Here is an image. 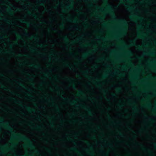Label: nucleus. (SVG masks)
Segmentation results:
<instances>
[{
    "instance_id": "obj_1",
    "label": "nucleus",
    "mask_w": 156,
    "mask_h": 156,
    "mask_svg": "<svg viewBox=\"0 0 156 156\" xmlns=\"http://www.w3.org/2000/svg\"><path fill=\"white\" fill-rule=\"evenodd\" d=\"M27 146L32 148H34L35 147L34 144L30 141H29Z\"/></svg>"
},
{
    "instance_id": "obj_2",
    "label": "nucleus",
    "mask_w": 156,
    "mask_h": 156,
    "mask_svg": "<svg viewBox=\"0 0 156 156\" xmlns=\"http://www.w3.org/2000/svg\"><path fill=\"white\" fill-rule=\"evenodd\" d=\"M10 126L12 128H14V125L13 124H10Z\"/></svg>"
},
{
    "instance_id": "obj_3",
    "label": "nucleus",
    "mask_w": 156,
    "mask_h": 156,
    "mask_svg": "<svg viewBox=\"0 0 156 156\" xmlns=\"http://www.w3.org/2000/svg\"><path fill=\"white\" fill-rule=\"evenodd\" d=\"M153 145L155 147H156V143H154Z\"/></svg>"
},
{
    "instance_id": "obj_4",
    "label": "nucleus",
    "mask_w": 156,
    "mask_h": 156,
    "mask_svg": "<svg viewBox=\"0 0 156 156\" xmlns=\"http://www.w3.org/2000/svg\"><path fill=\"white\" fill-rule=\"evenodd\" d=\"M76 149V148H73L72 149V150H75Z\"/></svg>"
},
{
    "instance_id": "obj_5",
    "label": "nucleus",
    "mask_w": 156,
    "mask_h": 156,
    "mask_svg": "<svg viewBox=\"0 0 156 156\" xmlns=\"http://www.w3.org/2000/svg\"><path fill=\"white\" fill-rule=\"evenodd\" d=\"M150 154H151V155H152V156H153V154L152 153V152H151V153H150Z\"/></svg>"
},
{
    "instance_id": "obj_6",
    "label": "nucleus",
    "mask_w": 156,
    "mask_h": 156,
    "mask_svg": "<svg viewBox=\"0 0 156 156\" xmlns=\"http://www.w3.org/2000/svg\"><path fill=\"white\" fill-rule=\"evenodd\" d=\"M15 156H25V155H15Z\"/></svg>"
},
{
    "instance_id": "obj_7",
    "label": "nucleus",
    "mask_w": 156,
    "mask_h": 156,
    "mask_svg": "<svg viewBox=\"0 0 156 156\" xmlns=\"http://www.w3.org/2000/svg\"><path fill=\"white\" fill-rule=\"evenodd\" d=\"M90 147H91V148H92V146H90Z\"/></svg>"
},
{
    "instance_id": "obj_8",
    "label": "nucleus",
    "mask_w": 156,
    "mask_h": 156,
    "mask_svg": "<svg viewBox=\"0 0 156 156\" xmlns=\"http://www.w3.org/2000/svg\"><path fill=\"white\" fill-rule=\"evenodd\" d=\"M24 33L26 34H27L25 32H24Z\"/></svg>"
}]
</instances>
